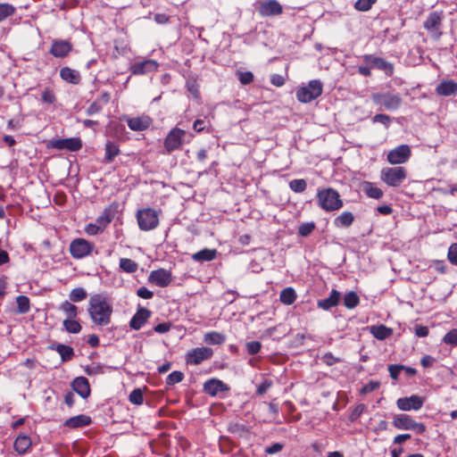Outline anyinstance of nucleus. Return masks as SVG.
Masks as SVG:
<instances>
[{"label": "nucleus", "instance_id": "32", "mask_svg": "<svg viewBox=\"0 0 457 457\" xmlns=\"http://www.w3.org/2000/svg\"><path fill=\"white\" fill-rule=\"evenodd\" d=\"M309 87H302L296 92V98L302 103L311 102L314 98V95L309 88L314 89V80H310Z\"/></svg>", "mask_w": 457, "mask_h": 457}, {"label": "nucleus", "instance_id": "34", "mask_svg": "<svg viewBox=\"0 0 457 457\" xmlns=\"http://www.w3.org/2000/svg\"><path fill=\"white\" fill-rule=\"evenodd\" d=\"M226 341V336L217 331L207 332L204 336V342L208 345H220Z\"/></svg>", "mask_w": 457, "mask_h": 457}, {"label": "nucleus", "instance_id": "31", "mask_svg": "<svg viewBox=\"0 0 457 457\" xmlns=\"http://www.w3.org/2000/svg\"><path fill=\"white\" fill-rule=\"evenodd\" d=\"M369 329L370 334L378 340H385L393 334V329L385 325L371 326Z\"/></svg>", "mask_w": 457, "mask_h": 457}, {"label": "nucleus", "instance_id": "43", "mask_svg": "<svg viewBox=\"0 0 457 457\" xmlns=\"http://www.w3.org/2000/svg\"><path fill=\"white\" fill-rule=\"evenodd\" d=\"M16 8L8 3H0V22L14 15Z\"/></svg>", "mask_w": 457, "mask_h": 457}, {"label": "nucleus", "instance_id": "14", "mask_svg": "<svg viewBox=\"0 0 457 457\" xmlns=\"http://www.w3.org/2000/svg\"><path fill=\"white\" fill-rule=\"evenodd\" d=\"M148 281L160 287H168L172 281V273L165 269H158L152 270L148 276Z\"/></svg>", "mask_w": 457, "mask_h": 457}, {"label": "nucleus", "instance_id": "41", "mask_svg": "<svg viewBox=\"0 0 457 457\" xmlns=\"http://www.w3.org/2000/svg\"><path fill=\"white\" fill-rule=\"evenodd\" d=\"M360 303V298L358 295L353 292L350 291L344 296V305L348 309H353L355 308Z\"/></svg>", "mask_w": 457, "mask_h": 457}, {"label": "nucleus", "instance_id": "35", "mask_svg": "<svg viewBox=\"0 0 457 457\" xmlns=\"http://www.w3.org/2000/svg\"><path fill=\"white\" fill-rule=\"evenodd\" d=\"M296 299V294L293 287H288L284 288L279 295V300L283 304L291 305Z\"/></svg>", "mask_w": 457, "mask_h": 457}, {"label": "nucleus", "instance_id": "44", "mask_svg": "<svg viewBox=\"0 0 457 457\" xmlns=\"http://www.w3.org/2000/svg\"><path fill=\"white\" fill-rule=\"evenodd\" d=\"M363 189L369 197L379 199L383 196V191L380 188L374 187L370 182H366Z\"/></svg>", "mask_w": 457, "mask_h": 457}, {"label": "nucleus", "instance_id": "4", "mask_svg": "<svg viewBox=\"0 0 457 457\" xmlns=\"http://www.w3.org/2000/svg\"><path fill=\"white\" fill-rule=\"evenodd\" d=\"M392 424L397 429L412 430L418 435H421L426 431V426L423 423L416 422L407 414L394 416Z\"/></svg>", "mask_w": 457, "mask_h": 457}, {"label": "nucleus", "instance_id": "12", "mask_svg": "<svg viewBox=\"0 0 457 457\" xmlns=\"http://www.w3.org/2000/svg\"><path fill=\"white\" fill-rule=\"evenodd\" d=\"M411 156V148L408 145H401L392 149L387 154V162L391 164H402L406 162Z\"/></svg>", "mask_w": 457, "mask_h": 457}, {"label": "nucleus", "instance_id": "10", "mask_svg": "<svg viewBox=\"0 0 457 457\" xmlns=\"http://www.w3.org/2000/svg\"><path fill=\"white\" fill-rule=\"evenodd\" d=\"M48 147L77 152L82 148V141L79 137L53 139L49 141Z\"/></svg>", "mask_w": 457, "mask_h": 457}, {"label": "nucleus", "instance_id": "58", "mask_svg": "<svg viewBox=\"0 0 457 457\" xmlns=\"http://www.w3.org/2000/svg\"><path fill=\"white\" fill-rule=\"evenodd\" d=\"M102 108H103V106H102V104L100 103V101H95L88 106V108L86 111V113L87 115L91 116V115L100 112L102 111Z\"/></svg>", "mask_w": 457, "mask_h": 457}, {"label": "nucleus", "instance_id": "50", "mask_svg": "<svg viewBox=\"0 0 457 457\" xmlns=\"http://www.w3.org/2000/svg\"><path fill=\"white\" fill-rule=\"evenodd\" d=\"M376 2L377 0H357L354 4V7L358 11L367 12L371 9Z\"/></svg>", "mask_w": 457, "mask_h": 457}, {"label": "nucleus", "instance_id": "5", "mask_svg": "<svg viewBox=\"0 0 457 457\" xmlns=\"http://www.w3.org/2000/svg\"><path fill=\"white\" fill-rule=\"evenodd\" d=\"M407 173L403 167L384 168L381 170V179L389 187H399L406 179Z\"/></svg>", "mask_w": 457, "mask_h": 457}, {"label": "nucleus", "instance_id": "40", "mask_svg": "<svg viewBox=\"0 0 457 457\" xmlns=\"http://www.w3.org/2000/svg\"><path fill=\"white\" fill-rule=\"evenodd\" d=\"M138 264L129 258H121L120 260V269L127 273H134L137 270Z\"/></svg>", "mask_w": 457, "mask_h": 457}, {"label": "nucleus", "instance_id": "21", "mask_svg": "<svg viewBox=\"0 0 457 457\" xmlns=\"http://www.w3.org/2000/svg\"><path fill=\"white\" fill-rule=\"evenodd\" d=\"M119 203L112 202L108 206H106L101 215H99L96 219L99 224H102L105 228L115 218L116 214L119 211Z\"/></svg>", "mask_w": 457, "mask_h": 457}, {"label": "nucleus", "instance_id": "59", "mask_svg": "<svg viewBox=\"0 0 457 457\" xmlns=\"http://www.w3.org/2000/svg\"><path fill=\"white\" fill-rule=\"evenodd\" d=\"M313 229H314V223L310 222V223L301 225L299 227L298 232L301 236L306 237V236L310 235Z\"/></svg>", "mask_w": 457, "mask_h": 457}, {"label": "nucleus", "instance_id": "39", "mask_svg": "<svg viewBox=\"0 0 457 457\" xmlns=\"http://www.w3.org/2000/svg\"><path fill=\"white\" fill-rule=\"evenodd\" d=\"M59 309L66 314L67 319L76 318L78 315V307L69 301L62 302Z\"/></svg>", "mask_w": 457, "mask_h": 457}, {"label": "nucleus", "instance_id": "3", "mask_svg": "<svg viewBox=\"0 0 457 457\" xmlns=\"http://www.w3.org/2000/svg\"><path fill=\"white\" fill-rule=\"evenodd\" d=\"M318 197L321 208L328 212L338 210L343 205L339 194L332 188L320 191Z\"/></svg>", "mask_w": 457, "mask_h": 457}, {"label": "nucleus", "instance_id": "53", "mask_svg": "<svg viewBox=\"0 0 457 457\" xmlns=\"http://www.w3.org/2000/svg\"><path fill=\"white\" fill-rule=\"evenodd\" d=\"M443 342L451 345H457V329H452L445 335Z\"/></svg>", "mask_w": 457, "mask_h": 457}, {"label": "nucleus", "instance_id": "36", "mask_svg": "<svg viewBox=\"0 0 457 457\" xmlns=\"http://www.w3.org/2000/svg\"><path fill=\"white\" fill-rule=\"evenodd\" d=\"M339 297V292H337V290H332L330 295L328 298L320 301L318 304L324 310H328L329 308L336 306L338 303Z\"/></svg>", "mask_w": 457, "mask_h": 457}, {"label": "nucleus", "instance_id": "55", "mask_svg": "<svg viewBox=\"0 0 457 457\" xmlns=\"http://www.w3.org/2000/svg\"><path fill=\"white\" fill-rule=\"evenodd\" d=\"M247 353L251 355L258 353L262 348V344L259 341H251L245 345Z\"/></svg>", "mask_w": 457, "mask_h": 457}, {"label": "nucleus", "instance_id": "42", "mask_svg": "<svg viewBox=\"0 0 457 457\" xmlns=\"http://www.w3.org/2000/svg\"><path fill=\"white\" fill-rule=\"evenodd\" d=\"M353 215L350 212H345L335 220L337 227H349L353 221Z\"/></svg>", "mask_w": 457, "mask_h": 457}, {"label": "nucleus", "instance_id": "54", "mask_svg": "<svg viewBox=\"0 0 457 457\" xmlns=\"http://www.w3.org/2000/svg\"><path fill=\"white\" fill-rule=\"evenodd\" d=\"M241 84L248 85L253 81V74L251 71H239L237 73Z\"/></svg>", "mask_w": 457, "mask_h": 457}, {"label": "nucleus", "instance_id": "16", "mask_svg": "<svg viewBox=\"0 0 457 457\" xmlns=\"http://www.w3.org/2000/svg\"><path fill=\"white\" fill-rule=\"evenodd\" d=\"M443 15L437 12L429 13L426 21L424 22V28L428 30L432 36L436 38H439L441 36L440 27L442 24Z\"/></svg>", "mask_w": 457, "mask_h": 457}, {"label": "nucleus", "instance_id": "47", "mask_svg": "<svg viewBox=\"0 0 457 457\" xmlns=\"http://www.w3.org/2000/svg\"><path fill=\"white\" fill-rule=\"evenodd\" d=\"M184 373L179 370L172 371L168 375L166 378V384L168 386H173L177 383L181 382L184 379Z\"/></svg>", "mask_w": 457, "mask_h": 457}, {"label": "nucleus", "instance_id": "29", "mask_svg": "<svg viewBox=\"0 0 457 457\" xmlns=\"http://www.w3.org/2000/svg\"><path fill=\"white\" fill-rule=\"evenodd\" d=\"M217 257V250L204 248L201 251L195 253L192 255V259L195 262H211Z\"/></svg>", "mask_w": 457, "mask_h": 457}, {"label": "nucleus", "instance_id": "22", "mask_svg": "<svg viewBox=\"0 0 457 457\" xmlns=\"http://www.w3.org/2000/svg\"><path fill=\"white\" fill-rule=\"evenodd\" d=\"M227 430L237 438L248 440L251 436V428L243 423L231 421Z\"/></svg>", "mask_w": 457, "mask_h": 457}, {"label": "nucleus", "instance_id": "7", "mask_svg": "<svg viewBox=\"0 0 457 457\" xmlns=\"http://www.w3.org/2000/svg\"><path fill=\"white\" fill-rule=\"evenodd\" d=\"M94 249L95 245L84 238L73 239L69 247L70 253L74 259L85 258L90 255Z\"/></svg>", "mask_w": 457, "mask_h": 457}, {"label": "nucleus", "instance_id": "24", "mask_svg": "<svg viewBox=\"0 0 457 457\" xmlns=\"http://www.w3.org/2000/svg\"><path fill=\"white\" fill-rule=\"evenodd\" d=\"M363 60L378 70H382L389 74L393 73V65L382 58L373 54H366L363 56Z\"/></svg>", "mask_w": 457, "mask_h": 457}, {"label": "nucleus", "instance_id": "30", "mask_svg": "<svg viewBox=\"0 0 457 457\" xmlns=\"http://www.w3.org/2000/svg\"><path fill=\"white\" fill-rule=\"evenodd\" d=\"M51 349L55 350L60 354L62 362L69 361L74 357V350L70 345L56 344L52 345Z\"/></svg>", "mask_w": 457, "mask_h": 457}, {"label": "nucleus", "instance_id": "64", "mask_svg": "<svg viewBox=\"0 0 457 457\" xmlns=\"http://www.w3.org/2000/svg\"><path fill=\"white\" fill-rule=\"evenodd\" d=\"M272 386V382L270 380H264L257 387V394L263 395L267 392V390Z\"/></svg>", "mask_w": 457, "mask_h": 457}, {"label": "nucleus", "instance_id": "63", "mask_svg": "<svg viewBox=\"0 0 457 457\" xmlns=\"http://www.w3.org/2000/svg\"><path fill=\"white\" fill-rule=\"evenodd\" d=\"M373 121L382 123L387 127L390 123V117L386 114H376L373 117Z\"/></svg>", "mask_w": 457, "mask_h": 457}, {"label": "nucleus", "instance_id": "27", "mask_svg": "<svg viewBox=\"0 0 457 457\" xmlns=\"http://www.w3.org/2000/svg\"><path fill=\"white\" fill-rule=\"evenodd\" d=\"M436 91L443 96H449L457 93V83L453 80H444L436 86Z\"/></svg>", "mask_w": 457, "mask_h": 457}, {"label": "nucleus", "instance_id": "15", "mask_svg": "<svg viewBox=\"0 0 457 457\" xmlns=\"http://www.w3.org/2000/svg\"><path fill=\"white\" fill-rule=\"evenodd\" d=\"M282 12V5L277 0H265L258 6V13L262 17L276 16Z\"/></svg>", "mask_w": 457, "mask_h": 457}, {"label": "nucleus", "instance_id": "13", "mask_svg": "<svg viewBox=\"0 0 457 457\" xmlns=\"http://www.w3.org/2000/svg\"><path fill=\"white\" fill-rule=\"evenodd\" d=\"M424 404V398L418 395H412L409 397H402L396 401V405L398 409L403 411H419L422 408Z\"/></svg>", "mask_w": 457, "mask_h": 457}, {"label": "nucleus", "instance_id": "49", "mask_svg": "<svg viewBox=\"0 0 457 457\" xmlns=\"http://www.w3.org/2000/svg\"><path fill=\"white\" fill-rule=\"evenodd\" d=\"M129 400L131 403L140 405L144 402L143 391L140 388L134 389L129 396Z\"/></svg>", "mask_w": 457, "mask_h": 457}, {"label": "nucleus", "instance_id": "26", "mask_svg": "<svg viewBox=\"0 0 457 457\" xmlns=\"http://www.w3.org/2000/svg\"><path fill=\"white\" fill-rule=\"evenodd\" d=\"M92 420L89 416L79 414L64 421V426L70 428H79L90 425Z\"/></svg>", "mask_w": 457, "mask_h": 457}, {"label": "nucleus", "instance_id": "1", "mask_svg": "<svg viewBox=\"0 0 457 457\" xmlns=\"http://www.w3.org/2000/svg\"><path fill=\"white\" fill-rule=\"evenodd\" d=\"M87 312L95 325L105 327L111 323L113 307L105 295L96 294L88 300Z\"/></svg>", "mask_w": 457, "mask_h": 457}, {"label": "nucleus", "instance_id": "51", "mask_svg": "<svg viewBox=\"0 0 457 457\" xmlns=\"http://www.w3.org/2000/svg\"><path fill=\"white\" fill-rule=\"evenodd\" d=\"M104 230V228L102 224H99L97 220H96V223H89L85 228V231L87 235H97L98 233H101Z\"/></svg>", "mask_w": 457, "mask_h": 457}, {"label": "nucleus", "instance_id": "19", "mask_svg": "<svg viewBox=\"0 0 457 457\" xmlns=\"http://www.w3.org/2000/svg\"><path fill=\"white\" fill-rule=\"evenodd\" d=\"M152 316V312L145 307L139 306L129 321L130 328L139 330Z\"/></svg>", "mask_w": 457, "mask_h": 457}, {"label": "nucleus", "instance_id": "33", "mask_svg": "<svg viewBox=\"0 0 457 457\" xmlns=\"http://www.w3.org/2000/svg\"><path fill=\"white\" fill-rule=\"evenodd\" d=\"M104 150V162H112L120 154L119 145L112 141L106 142Z\"/></svg>", "mask_w": 457, "mask_h": 457}, {"label": "nucleus", "instance_id": "17", "mask_svg": "<svg viewBox=\"0 0 457 457\" xmlns=\"http://www.w3.org/2000/svg\"><path fill=\"white\" fill-rule=\"evenodd\" d=\"M123 120L127 122L128 127L133 131L146 130L152 124V119L147 115L139 117L125 116Z\"/></svg>", "mask_w": 457, "mask_h": 457}, {"label": "nucleus", "instance_id": "8", "mask_svg": "<svg viewBox=\"0 0 457 457\" xmlns=\"http://www.w3.org/2000/svg\"><path fill=\"white\" fill-rule=\"evenodd\" d=\"M212 355V348L206 346L196 347L187 353L186 362L187 364L198 365L204 361L211 359Z\"/></svg>", "mask_w": 457, "mask_h": 457}, {"label": "nucleus", "instance_id": "25", "mask_svg": "<svg viewBox=\"0 0 457 457\" xmlns=\"http://www.w3.org/2000/svg\"><path fill=\"white\" fill-rule=\"evenodd\" d=\"M60 77L65 82L73 85H78L81 81V76L79 72L68 66L62 67L60 70Z\"/></svg>", "mask_w": 457, "mask_h": 457}, {"label": "nucleus", "instance_id": "56", "mask_svg": "<svg viewBox=\"0 0 457 457\" xmlns=\"http://www.w3.org/2000/svg\"><path fill=\"white\" fill-rule=\"evenodd\" d=\"M404 366L400 364H391L388 366V371L390 374V377L394 380L398 379L399 373L403 370Z\"/></svg>", "mask_w": 457, "mask_h": 457}, {"label": "nucleus", "instance_id": "11", "mask_svg": "<svg viewBox=\"0 0 457 457\" xmlns=\"http://www.w3.org/2000/svg\"><path fill=\"white\" fill-rule=\"evenodd\" d=\"M73 50V45L68 39H54L49 48V54L56 58H65Z\"/></svg>", "mask_w": 457, "mask_h": 457}, {"label": "nucleus", "instance_id": "37", "mask_svg": "<svg viewBox=\"0 0 457 457\" xmlns=\"http://www.w3.org/2000/svg\"><path fill=\"white\" fill-rule=\"evenodd\" d=\"M62 325L65 330L71 334H78L82 329L80 323L75 318L65 319Z\"/></svg>", "mask_w": 457, "mask_h": 457}, {"label": "nucleus", "instance_id": "57", "mask_svg": "<svg viewBox=\"0 0 457 457\" xmlns=\"http://www.w3.org/2000/svg\"><path fill=\"white\" fill-rule=\"evenodd\" d=\"M447 257L452 264L457 265V243L451 245L448 249Z\"/></svg>", "mask_w": 457, "mask_h": 457}, {"label": "nucleus", "instance_id": "62", "mask_svg": "<svg viewBox=\"0 0 457 457\" xmlns=\"http://www.w3.org/2000/svg\"><path fill=\"white\" fill-rule=\"evenodd\" d=\"M137 295L143 299H151L154 296V293L145 287H139L137 290Z\"/></svg>", "mask_w": 457, "mask_h": 457}, {"label": "nucleus", "instance_id": "60", "mask_svg": "<svg viewBox=\"0 0 457 457\" xmlns=\"http://www.w3.org/2000/svg\"><path fill=\"white\" fill-rule=\"evenodd\" d=\"M380 384L378 381H370L368 384L364 385L361 390V394H368L375 391L379 387Z\"/></svg>", "mask_w": 457, "mask_h": 457}, {"label": "nucleus", "instance_id": "2", "mask_svg": "<svg viewBox=\"0 0 457 457\" xmlns=\"http://www.w3.org/2000/svg\"><path fill=\"white\" fill-rule=\"evenodd\" d=\"M138 227L143 231L156 228L159 225V212L153 208L138 210L136 214Z\"/></svg>", "mask_w": 457, "mask_h": 457}, {"label": "nucleus", "instance_id": "28", "mask_svg": "<svg viewBox=\"0 0 457 457\" xmlns=\"http://www.w3.org/2000/svg\"><path fill=\"white\" fill-rule=\"evenodd\" d=\"M31 438L27 435H19L14 441V450L19 454H24L31 447Z\"/></svg>", "mask_w": 457, "mask_h": 457}, {"label": "nucleus", "instance_id": "6", "mask_svg": "<svg viewBox=\"0 0 457 457\" xmlns=\"http://www.w3.org/2000/svg\"><path fill=\"white\" fill-rule=\"evenodd\" d=\"M186 136V131L178 127H175L170 130L166 137L164 138L163 146L165 153L170 154L172 152L181 148Z\"/></svg>", "mask_w": 457, "mask_h": 457}, {"label": "nucleus", "instance_id": "52", "mask_svg": "<svg viewBox=\"0 0 457 457\" xmlns=\"http://www.w3.org/2000/svg\"><path fill=\"white\" fill-rule=\"evenodd\" d=\"M289 187L296 193H301L306 188V182L304 179H293L289 182Z\"/></svg>", "mask_w": 457, "mask_h": 457}, {"label": "nucleus", "instance_id": "45", "mask_svg": "<svg viewBox=\"0 0 457 457\" xmlns=\"http://www.w3.org/2000/svg\"><path fill=\"white\" fill-rule=\"evenodd\" d=\"M87 296V293L83 287L73 288L69 295V298L73 303H79L85 300Z\"/></svg>", "mask_w": 457, "mask_h": 457}, {"label": "nucleus", "instance_id": "9", "mask_svg": "<svg viewBox=\"0 0 457 457\" xmlns=\"http://www.w3.org/2000/svg\"><path fill=\"white\" fill-rule=\"evenodd\" d=\"M372 100L376 104L383 105L387 110H396L402 104L400 96L390 93L374 94Z\"/></svg>", "mask_w": 457, "mask_h": 457}, {"label": "nucleus", "instance_id": "18", "mask_svg": "<svg viewBox=\"0 0 457 457\" xmlns=\"http://www.w3.org/2000/svg\"><path fill=\"white\" fill-rule=\"evenodd\" d=\"M158 67L159 64L156 61L148 59L133 63L130 66V71L133 75H144L156 71Z\"/></svg>", "mask_w": 457, "mask_h": 457}, {"label": "nucleus", "instance_id": "23", "mask_svg": "<svg viewBox=\"0 0 457 457\" xmlns=\"http://www.w3.org/2000/svg\"><path fill=\"white\" fill-rule=\"evenodd\" d=\"M72 390L83 399H87L91 393L90 385L87 378L78 377L71 382Z\"/></svg>", "mask_w": 457, "mask_h": 457}, {"label": "nucleus", "instance_id": "48", "mask_svg": "<svg viewBox=\"0 0 457 457\" xmlns=\"http://www.w3.org/2000/svg\"><path fill=\"white\" fill-rule=\"evenodd\" d=\"M41 100L48 104H54L56 101V96L53 89L46 87L41 95Z\"/></svg>", "mask_w": 457, "mask_h": 457}, {"label": "nucleus", "instance_id": "38", "mask_svg": "<svg viewBox=\"0 0 457 457\" xmlns=\"http://www.w3.org/2000/svg\"><path fill=\"white\" fill-rule=\"evenodd\" d=\"M17 312L20 314L28 313L30 310L29 298L26 295H19L16 297Z\"/></svg>", "mask_w": 457, "mask_h": 457}, {"label": "nucleus", "instance_id": "20", "mask_svg": "<svg viewBox=\"0 0 457 457\" xmlns=\"http://www.w3.org/2000/svg\"><path fill=\"white\" fill-rule=\"evenodd\" d=\"M204 392L211 396H216L220 392H228L229 386L218 378H211L204 383Z\"/></svg>", "mask_w": 457, "mask_h": 457}, {"label": "nucleus", "instance_id": "61", "mask_svg": "<svg viewBox=\"0 0 457 457\" xmlns=\"http://www.w3.org/2000/svg\"><path fill=\"white\" fill-rule=\"evenodd\" d=\"M284 448V445L281 444V443H275L270 446H267L265 448V453L267 454H274V453H279L280 451H282Z\"/></svg>", "mask_w": 457, "mask_h": 457}, {"label": "nucleus", "instance_id": "46", "mask_svg": "<svg viewBox=\"0 0 457 457\" xmlns=\"http://www.w3.org/2000/svg\"><path fill=\"white\" fill-rule=\"evenodd\" d=\"M186 87L187 91L195 97H200L199 85L195 79H189L187 80Z\"/></svg>", "mask_w": 457, "mask_h": 457}]
</instances>
